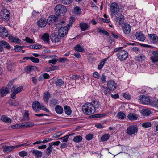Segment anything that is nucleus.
<instances>
[{"label": "nucleus", "mask_w": 158, "mask_h": 158, "mask_svg": "<svg viewBox=\"0 0 158 158\" xmlns=\"http://www.w3.org/2000/svg\"><path fill=\"white\" fill-rule=\"evenodd\" d=\"M0 45H1L2 47H4L5 48L10 49L11 48L10 46L9 43L5 41L2 40L0 41Z\"/></svg>", "instance_id": "nucleus-25"}, {"label": "nucleus", "mask_w": 158, "mask_h": 158, "mask_svg": "<svg viewBox=\"0 0 158 158\" xmlns=\"http://www.w3.org/2000/svg\"><path fill=\"white\" fill-rule=\"evenodd\" d=\"M80 78V76L78 75H73L72 77V79L75 80H79Z\"/></svg>", "instance_id": "nucleus-60"}, {"label": "nucleus", "mask_w": 158, "mask_h": 158, "mask_svg": "<svg viewBox=\"0 0 158 158\" xmlns=\"http://www.w3.org/2000/svg\"><path fill=\"white\" fill-rule=\"evenodd\" d=\"M145 59V56L142 54L138 55L135 57V60L138 62H142Z\"/></svg>", "instance_id": "nucleus-29"}, {"label": "nucleus", "mask_w": 158, "mask_h": 158, "mask_svg": "<svg viewBox=\"0 0 158 158\" xmlns=\"http://www.w3.org/2000/svg\"><path fill=\"white\" fill-rule=\"evenodd\" d=\"M152 124L150 122H146L142 123V126L144 128H148L151 127Z\"/></svg>", "instance_id": "nucleus-40"}, {"label": "nucleus", "mask_w": 158, "mask_h": 158, "mask_svg": "<svg viewBox=\"0 0 158 158\" xmlns=\"http://www.w3.org/2000/svg\"><path fill=\"white\" fill-rule=\"evenodd\" d=\"M55 10L56 15L58 16L65 14L67 11L66 7L61 4L57 5L55 8Z\"/></svg>", "instance_id": "nucleus-3"}, {"label": "nucleus", "mask_w": 158, "mask_h": 158, "mask_svg": "<svg viewBox=\"0 0 158 158\" xmlns=\"http://www.w3.org/2000/svg\"><path fill=\"white\" fill-rule=\"evenodd\" d=\"M138 130V128L137 126L133 125L130 126L126 130V132L128 135H131L137 133Z\"/></svg>", "instance_id": "nucleus-7"}, {"label": "nucleus", "mask_w": 158, "mask_h": 158, "mask_svg": "<svg viewBox=\"0 0 158 158\" xmlns=\"http://www.w3.org/2000/svg\"><path fill=\"white\" fill-rule=\"evenodd\" d=\"M98 32L100 33H102L103 34H104L107 36H108L109 35V33L107 31L99 29L98 31Z\"/></svg>", "instance_id": "nucleus-61"}, {"label": "nucleus", "mask_w": 158, "mask_h": 158, "mask_svg": "<svg viewBox=\"0 0 158 158\" xmlns=\"http://www.w3.org/2000/svg\"><path fill=\"white\" fill-rule=\"evenodd\" d=\"M55 109L56 112L59 114H62L63 111V108L59 105L56 106Z\"/></svg>", "instance_id": "nucleus-28"}, {"label": "nucleus", "mask_w": 158, "mask_h": 158, "mask_svg": "<svg viewBox=\"0 0 158 158\" xmlns=\"http://www.w3.org/2000/svg\"><path fill=\"white\" fill-rule=\"evenodd\" d=\"M22 47L16 45L15 46V50L16 52H19L20 50H22Z\"/></svg>", "instance_id": "nucleus-63"}, {"label": "nucleus", "mask_w": 158, "mask_h": 158, "mask_svg": "<svg viewBox=\"0 0 158 158\" xmlns=\"http://www.w3.org/2000/svg\"><path fill=\"white\" fill-rule=\"evenodd\" d=\"M30 152L35 157L40 158L42 156V152L36 149H33L31 150Z\"/></svg>", "instance_id": "nucleus-12"}, {"label": "nucleus", "mask_w": 158, "mask_h": 158, "mask_svg": "<svg viewBox=\"0 0 158 158\" xmlns=\"http://www.w3.org/2000/svg\"><path fill=\"white\" fill-rule=\"evenodd\" d=\"M52 147H49L47 148L46 151V154L47 155L49 156L52 152Z\"/></svg>", "instance_id": "nucleus-51"}, {"label": "nucleus", "mask_w": 158, "mask_h": 158, "mask_svg": "<svg viewBox=\"0 0 158 158\" xmlns=\"http://www.w3.org/2000/svg\"><path fill=\"white\" fill-rule=\"evenodd\" d=\"M109 57L107 58L103 59L101 60L98 66V69L100 70L102 68L103 66L104 65L105 61L108 59Z\"/></svg>", "instance_id": "nucleus-34"}, {"label": "nucleus", "mask_w": 158, "mask_h": 158, "mask_svg": "<svg viewBox=\"0 0 158 158\" xmlns=\"http://www.w3.org/2000/svg\"><path fill=\"white\" fill-rule=\"evenodd\" d=\"M65 22L64 21L62 20L61 21H60L59 23H58L56 24V26L57 27H62V26H63L64 25H65Z\"/></svg>", "instance_id": "nucleus-49"}, {"label": "nucleus", "mask_w": 158, "mask_h": 158, "mask_svg": "<svg viewBox=\"0 0 158 158\" xmlns=\"http://www.w3.org/2000/svg\"><path fill=\"white\" fill-rule=\"evenodd\" d=\"M139 102L141 104L152 106L155 105V101L151 100L150 98L145 95H140L139 98Z\"/></svg>", "instance_id": "nucleus-2"}, {"label": "nucleus", "mask_w": 158, "mask_h": 158, "mask_svg": "<svg viewBox=\"0 0 158 158\" xmlns=\"http://www.w3.org/2000/svg\"><path fill=\"white\" fill-rule=\"evenodd\" d=\"M81 10L78 7H75L74 9V12L76 14H79L81 13Z\"/></svg>", "instance_id": "nucleus-46"}, {"label": "nucleus", "mask_w": 158, "mask_h": 158, "mask_svg": "<svg viewBox=\"0 0 158 158\" xmlns=\"http://www.w3.org/2000/svg\"><path fill=\"white\" fill-rule=\"evenodd\" d=\"M117 56L121 61L126 60L128 57V53L125 50H120L116 54Z\"/></svg>", "instance_id": "nucleus-4"}, {"label": "nucleus", "mask_w": 158, "mask_h": 158, "mask_svg": "<svg viewBox=\"0 0 158 158\" xmlns=\"http://www.w3.org/2000/svg\"><path fill=\"white\" fill-rule=\"evenodd\" d=\"M117 116L118 118L121 119H124L126 117L125 114L122 111L118 112L117 114Z\"/></svg>", "instance_id": "nucleus-31"}, {"label": "nucleus", "mask_w": 158, "mask_h": 158, "mask_svg": "<svg viewBox=\"0 0 158 158\" xmlns=\"http://www.w3.org/2000/svg\"><path fill=\"white\" fill-rule=\"evenodd\" d=\"M148 36L151 41L153 42V43H156L158 41V37L154 34H148Z\"/></svg>", "instance_id": "nucleus-15"}, {"label": "nucleus", "mask_w": 158, "mask_h": 158, "mask_svg": "<svg viewBox=\"0 0 158 158\" xmlns=\"http://www.w3.org/2000/svg\"><path fill=\"white\" fill-rule=\"evenodd\" d=\"M110 137L109 134H105L103 135L101 138V140L102 141H105L107 140Z\"/></svg>", "instance_id": "nucleus-44"}, {"label": "nucleus", "mask_w": 158, "mask_h": 158, "mask_svg": "<svg viewBox=\"0 0 158 158\" xmlns=\"http://www.w3.org/2000/svg\"><path fill=\"white\" fill-rule=\"evenodd\" d=\"M58 19V18L57 17L54 15H51L48 18L47 22L49 24H50L51 23L55 22Z\"/></svg>", "instance_id": "nucleus-17"}, {"label": "nucleus", "mask_w": 158, "mask_h": 158, "mask_svg": "<svg viewBox=\"0 0 158 158\" xmlns=\"http://www.w3.org/2000/svg\"><path fill=\"white\" fill-rule=\"evenodd\" d=\"M142 113L145 116H148L151 114L150 110L148 109H144L142 110Z\"/></svg>", "instance_id": "nucleus-33"}, {"label": "nucleus", "mask_w": 158, "mask_h": 158, "mask_svg": "<svg viewBox=\"0 0 158 158\" xmlns=\"http://www.w3.org/2000/svg\"><path fill=\"white\" fill-rule=\"evenodd\" d=\"M55 83L56 87H60L64 85V82L61 79H56L55 81Z\"/></svg>", "instance_id": "nucleus-22"}, {"label": "nucleus", "mask_w": 158, "mask_h": 158, "mask_svg": "<svg viewBox=\"0 0 158 158\" xmlns=\"http://www.w3.org/2000/svg\"><path fill=\"white\" fill-rule=\"evenodd\" d=\"M50 97V94L48 92L45 93L43 96V99L45 102L47 103L48 102Z\"/></svg>", "instance_id": "nucleus-36"}, {"label": "nucleus", "mask_w": 158, "mask_h": 158, "mask_svg": "<svg viewBox=\"0 0 158 158\" xmlns=\"http://www.w3.org/2000/svg\"><path fill=\"white\" fill-rule=\"evenodd\" d=\"M50 102V104L51 105L53 106H54L56 105L57 103V100L55 99H52L51 100Z\"/></svg>", "instance_id": "nucleus-55"}, {"label": "nucleus", "mask_w": 158, "mask_h": 158, "mask_svg": "<svg viewBox=\"0 0 158 158\" xmlns=\"http://www.w3.org/2000/svg\"><path fill=\"white\" fill-rule=\"evenodd\" d=\"M82 139V137L81 136H77L75 137L73 139V141L76 143L81 142Z\"/></svg>", "instance_id": "nucleus-37"}, {"label": "nucleus", "mask_w": 158, "mask_h": 158, "mask_svg": "<svg viewBox=\"0 0 158 158\" xmlns=\"http://www.w3.org/2000/svg\"><path fill=\"white\" fill-rule=\"evenodd\" d=\"M64 110L65 113L68 115H69L71 114V110L70 107L68 106H65L64 107Z\"/></svg>", "instance_id": "nucleus-35"}, {"label": "nucleus", "mask_w": 158, "mask_h": 158, "mask_svg": "<svg viewBox=\"0 0 158 158\" xmlns=\"http://www.w3.org/2000/svg\"><path fill=\"white\" fill-rule=\"evenodd\" d=\"M58 66H52L51 67H50L49 70H47V71L49 72L51 71H54L57 69H58Z\"/></svg>", "instance_id": "nucleus-57"}, {"label": "nucleus", "mask_w": 158, "mask_h": 158, "mask_svg": "<svg viewBox=\"0 0 158 158\" xmlns=\"http://www.w3.org/2000/svg\"><path fill=\"white\" fill-rule=\"evenodd\" d=\"M15 87L14 86L11 88V92H13L11 95V98L12 99H15L16 98V94H17L14 90V89H15Z\"/></svg>", "instance_id": "nucleus-50"}, {"label": "nucleus", "mask_w": 158, "mask_h": 158, "mask_svg": "<svg viewBox=\"0 0 158 158\" xmlns=\"http://www.w3.org/2000/svg\"><path fill=\"white\" fill-rule=\"evenodd\" d=\"M93 103L94 104V107L95 108V110L96 108L98 109L100 107V104L99 102L97 100H94L93 101Z\"/></svg>", "instance_id": "nucleus-43"}, {"label": "nucleus", "mask_w": 158, "mask_h": 158, "mask_svg": "<svg viewBox=\"0 0 158 158\" xmlns=\"http://www.w3.org/2000/svg\"><path fill=\"white\" fill-rule=\"evenodd\" d=\"M108 88L105 87L104 86L101 87V90L105 94H109V90H108Z\"/></svg>", "instance_id": "nucleus-42"}, {"label": "nucleus", "mask_w": 158, "mask_h": 158, "mask_svg": "<svg viewBox=\"0 0 158 158\" xmlns=\"http://www.w3.org/2000/svg\"><path fill=\"white\" fill-rule=\"evenodd\" d=\"M107 86L109 90H114L116 88V84L114 81L110 80L107 82Z\"/></svg>", "instance_id": "nucleus-10"}, {"label": "nucleus", "mask_w": 158, "mask_h": 158, "mask_svg": "<svg viewBox=\"0 0 158 158\" xmlns=\"http://www.w3.org/2000/svg\"><path fill=\"white\" fill-rule=\"evenodd\" d=\"M136 39L141 41H144L145 39L144 35L141 32H137L135 34Z\"/></svg>", "instance_id": "nucleus-13"}, {"label": "nucleus", "mask_w": 158, "mask_h": 158, "mask_svg": "<svg viewBox=\"0 0 158 158\" xmlns=\"http://www.w3.org/2000/svg\"><path fill=\"white\" fill-rule=\"evenodd\" d=\"M153 55L151 57V59L153 62H156L158 61V51H153Z\"/></svg>", "instance_id": "nucleus-20"}, {"label": "nucleus", "mask_w": 158, "mask_h": 158, "mask_svg": "<svg viewBox=\"0 0 158 158\" xmlns=\"http://www.w3.org/2000/svg\"><path fill=\"white\" fill-rule=\"evenodd\" d=\"M40 104L38 101H35L33 102L32 107L34 110L36 111L38 109L40 108Z\"/></svg>", "instance_id": "nucleus-24"}, {"label": "nucleus", "mask_w": 158, "mask_h": 158, "mask_svg": "<svg viewBox=\"0 0 158 158\" xmlns=\"http://www.w3.org/2000/svg\"><path fill=\"white\" fill-rule=\"evenodd\" d=\"M131 27L128 24H124L122 27L123 31L125 34H129L131 30Z\"/></svg>", "instance_id": "nucleus-11"}, {"label": "nucleus", "mask_w": 158, "mask_h": 158, "mask_svg": "<svg viewBox=\"0 0 158 158\" xmlns=\"http://www.w3.org/2000/svg\"><path fill=\"white\" fill-rule=\"evenodd\" d=\"M128 118L130 120H135L137 119L138 116L137 114L132 113H130L127 116Z\"/></svg>", "instance_id": "nucleus-19"}, {"label": "nucleus", "mask_w": 158, "mask_h": 158, "mask_svg": "<svg viewBox=\"0 0 158 158\" xmlns=\"http://www.w3.org/2000/svg\"><path fill=\"white\" fill-rule=\"evenodd\" d=\"M23 127L25 128L31 127L34 125V124L31 122L23 123Z\"/></svg>", "instance_id": "nucleus-39"}, {"label": "nucleus", "mask_w": 158, "mask_h": 158, "mask_svg": "<svg viewBox=\"0 0 158 158\" xmlns=\"http://www.w3.org/2000/svg\"><path fill=\"white\" fill-rule=\"evenodd\" d=\"M114 19L116 23L119 25L123 24L125 20L124 16L121 13L117 14Z\"/></svg>", "instance_id": "nucleus-8"}, {"label": "nucleus", "mask_w": 158, "mask_h": 158, "mask_svg": "<svg viewBox=\"0 0 158 158\" xmlns=\"http://www.w3.org/2000/svg\"><path fill=\"white\" fill-rule=\"evenodd\" d=\"M62 134V133L61 132H58L57 133L53 135L52 138H57L61 136Z\"/></svg>", "instance_id": "nucleus-53"}, {"label": "nucleus", "mask_w": 158, "mask_h": 158, "mask_svg": "<svg viewBox=\"0 0 158 158\" xmlns=\"http://www.w3.org/2000/svg\"><path fill=\"white\" fill-rule=\"evenodd\" d=\"M93 135L91 134H89L87 135L86 136V139L88 140H91L93 138Z\"/></svg>", "instance_id": "nucleus-59"}, {"label": "nucleus", "mask_w": 158, "mask_h": 158, "mask_svg": "<svg viewBox=\"0 0 158 158\" xmlns=\"http://www.w3.org/2000/svg\"><path fill=\"white\" fill-rule=\"evenodd\" d=\"M23 119L24 120H28L29 119V114L28 112H26L23 116Z\"/></svg>", "instance_id": "nucleus-56"}, {"label": "nucleus", "mask_w": 158, "mask_h": 158, "mask_svg": "<svg viewBox=\"0 0 158 158\" xmlns=\"http://www.w3.org/2000/svg\"><path fill=\"white\" fill-rule=\"evenodd\" d=\"M68 28L66 26L61 27L58 31V34L61 37H63L66 36L68 33Z\"/></svg>", "instance_id": "nucleus-9"}, {"label": "nucleus", "mask_w": 158, "mask_h": 158, "mask_svg": "<svg viewBox=\"0 0 158 158\" xmlns=\"http://www.w3.org/2000/svg\"><path fill=\"white\" fill-rule=\"evenodd\" d=\"M42 38L44 41L48 42L49 40V35L48 34L45 33L43 35Z\"/></svg>", "instance_id": "nucleus-38"}, {"label": "nucleus", "mask_w": 158, "mask_h": 158, "mask_svg": "<svg viewBox=\"0 0 158 158\" xmlns=\"http://www.w3.org/2000/svg\"><path fill=\"white\" fill-rule=\"evenodd\" d=\"M47 22L45 18H41L38 22V25L40 27H43L45 26Z\"/></svg>", "instance_id": "nucleus-18"}, {"label": "nucleus", "mask_w": 158, "mask_h": 158, "mask_svg": "<svg viewBox=\"0 0 158 158\" xmlns=\"http://www.w3.org/2000/svg\"><path fill=\"white\" fill-rule=\"evenodd\" d=\"M74 49L77 52H81L84 50L83 47L79 44H77L74 47Z\"/></svg>", "instance_id": "nucleus-32"}, {"label": "nucleus", "mask_w": 158, "mask_h": 158, "mask_svg": "<svg viewBox=\"0 0 158 158\" xmlns=\"http://www.w3.org/2000/svg\"><path fill=\"white\" fill-rule=\"evenodd\" d=\"M8 33L7 30L4 27H0V35L3 38L7 37Z\"/></svg>", "instance_id": "nucleus-14"}, {"label": "nucleus", "mask_w": 158, "mask_h": 158, "mask_svg": "<svg viewBox=\"0 0 158 158\" xmlns=\"http://www.w3.org/2000/svg\"><path fill=\"white\" fill-rule=\"evenodd\" d=\"M23 86H20L16 88L15 89H14V90L17 94L21 92L23 89Z\"/></svg>", "instance_id": "nucleus-48"}, {"label": "nucleus", "mask_w": 158, "mask_h": 158, "mask_svg": "<svg viewBox=\"0 0 158 158\" xmlns=\"http://www.w3.org/2000/svg\"><path fill=\"white\" fill-rule=\"evenodd\" d=\"M82 110L84 113L87 115L92 114L95 112V108L90 103L84 104L82 106Z\"/></svg>", "instance_id": "nucleus-1"}, {"label": "nucleus", "mask_w": 158, "mask_h": 158, "mask_svg": "<svg viewBox=\"0 0 158 158\" xmlns=\"http://www.w3.org/2000/svg\"><path fill=\"white\" fill-rule=\"evenodd\" d=\"M9 39L10 42L16 44L20 43L21 41V40L17 37H13L11 35H9Z\"/></svg>", "instance_id": "nucleus-21"}, {"label": "nucleus", "mask_w": 158, "mask_h": 158, "mask_svg": "<svg viewBox=\"0 0 158 158\" xmlns=\"http://www.w3.org/2000/svg\"><path fill=\"white\" fill-rule=\"evenodd\" d=\"M9 93L8 89L6 87H3L0 91V93L2 96L6 95L7 94Z\"/></svg>", "instance_id": "nucleus-27"}, {"label": "nucleus", "mask_w": 158, "mask_h": 158, "mask_svg": "<svg viewBox=\"0 0 158 158\" xmlns=\"http://www.w3.org/2000/svg\"><path fill=\"white\" fill-rule=\"evenodd\" d=\"M100 81L102 83H104L106 82V77L103 74L102 75V77L100 79Z\"/></svg>", "instance_id": "nucleus-64"}, {"label": "nucleus", "mask_w": 158, "mask_h": 158, "mask_svg": "<svg viewBox=\"0 0 158 158\" xmlns=\"http://www.w3.org/2000/svg\"><path fill=\"white\" fill-rule=\"evenodd\" d=\"M19 155L21 157H24L28 155L27 153L24 151H21L19 153Z\"/></svg>", "instance_id": "nucleus-47"}, {"label": "nucleus", "mask_w": 158, "mask_h": 158, "mask_svg": "<svg viewBox=\"0 0 158 158\" xmlns=\"http://www.w3.org/2000/svg\"><path fill=\"white\" fill-rule=\"evenodd\" d=\"M80 26L81 30L82 31L87 30L89 27L87 23H81L80 24Z\"/></svg>", "instance_id": "nucleus-26"}, {"label": "nucleus", "mask_w": 158, "mask_h": 158, "mask_svg": "<svg viewBox=\"0 0 158 158\" xmlns=\"http://www.w3.org/2000/svg\"><path fill=\"white\" fill-rule=\"evenodd\" d=\"M61 37L60 36L55 35V34H52L51 37V40L54 43H57L60 41L61 39Z\"/></svg>", "instance_id": "nucleus-16"}, {"label": "nucleus", "mask_w": 158, "mask_h": 158, "mask_svg": "<svg viewBox=\"0 0 158 158\" xmlns=\"http://www.w3.org/2000/svg\"><path fill=\"white\" fill-rule=\"evenodd\" d=\"M58 60V61L60 62H65L66 61H69V60L65 57L60 58Z\"/></svg>", "instance_id": "nucleus-62"}, {"label": "nucleus", "mask_w": 158, "mask_h": 158, "mask_svg": "<svg viewBox=\"0 0 158 158\" xmlns=\"http://www.w3.org/2000/svg\"><path fill=\"white\" fill-rule=\"evenodd\" d=\"M1 120L5 123H9L11 122V120L9 117L5 115H3L1 118Z\"/></svg>", "instance_id": "nucleus-30"}, {"label": "nucleus", "mask_w": 158, "mask_h": 158, "mask_svg": "<svg viewBox=\"0 0 158 158\" xmlns=\"http://www.w3.org/2000/svg\"><path fill=\"white\" fill-rule=\"evenodd\" d=\"M74 134V133H73V134H70L69 135H68L67 136H65L64 138H60V139H61L62 140V142H67V141H68V138H69V136H71V135H73Z\"/></svg>", "instance_id": "nucleus-45"}, {"label": "nucleus", "mask_w": 158, "mask_h": 158, "mask_svg": "<svg viewBox=\"0 0 158 158\" xmlns=\"http://www.w3.org/2000/svg\"><path fill=\"white\" fill-rule=\"evenodd\" d=\"M119 10V6L118 3L116 2H113L111 3L110 7L111 15L113 16L117 14Z\"/></svg>", "instance_id": "nucleus-6"}, {"label": "nucleus", "mask_w": 158, "mask_h": 158, "mask_svg": "<svg viewBox=\"0 0 158 158\" xmlns=\"http://www.w3.org/2000/svg\"><path fill=\"white\" fill-rule=\"evenodd\" d=\"M30 60L32 62L35 63H38L39 62V59L33 57H30Z\"/></svg>", "instance_id": "nucleus-54"}, {"label": "nucleus", "mask_w": 158, "mask_h": 158, "mask_svg": "<svg viewBox=\"0 0 158 158\" xmlns=\"http://www.w3.org/2000/svg\"><path fill=\"white\" fill-rule=\"evenodd\" d=\"M37 69V67L34 66H28L25 68V71L27 72H30L33 70H35Z\"/></svg>", "instance_id": "nucleus-23"}, {"label": "nucleus", "mask_w": 158, "mask_h": 158, "mask_svg": "<svg viewBox=\"0 0 158 158\" xmlns=\"http://www.w3.org/2000/svg\"><path fill=\"white\" fill-rule=\"evenodd\" d=\"M24 41H26L27 42L31 44H33L35 43L34 41L33 40L28 37H26Z\"/></svg>", "instance_id": "nucleus-52"}, {"label": "nucleus", "mask_w": 158, "mask_h": 158, "mask_svg": "<svg viewBox=\"0 0 158 158\" xmlns=\"http://www.w3.org/2000/svg\"><path fill=\"white\" fill-rule=\"evenodd\" d=\"M3 152L5 153H8L11 151V146H4Z\"/></svg>", "instance_id": "nucleus-41"}, {"label": "nucleus", "mask_w": 158, "mask_h": 158, "mask_svg": "<svg viewBox=\"0 0 158 158\" xmlns=\"http://www.w3.org/2000/svg\"><path fill=\"white\" fill-rule=\"evenodd\" d=\"M61 2L65 4H69L72 2V0H61Z\"/></svg>", "instance_id": "nucleus-58"}, {"label": "nucleus", "mask_w": 158, "mask_h": 158, "mask_svg": "<svg viewBox=\"0 0 158 158\" xmlns=\"http://www.w3.org/2000/svg\"><path fill=\"white\" fill-rule=\"evenodd\" d=\"M0 14L2 20L7 21L9 20L10 17V13L7 9H2L0 12Z\"/></svg>", "instance_id": "nucleus-5"}]
</instances>
